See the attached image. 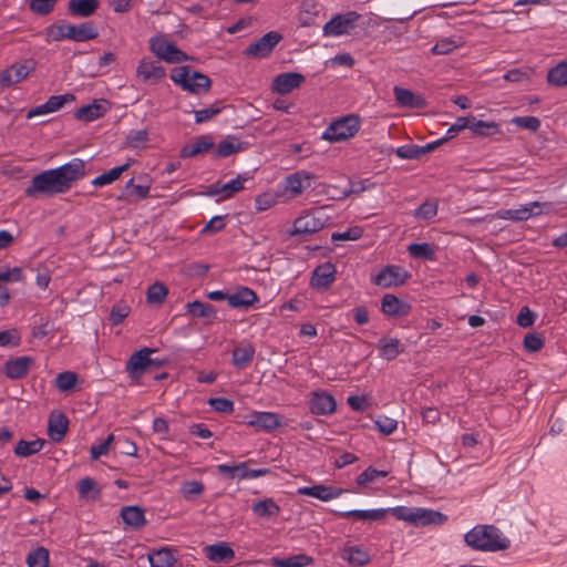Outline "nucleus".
I'll list each match as a JSON object with an SVG mask.
<instances>
[{
	"label": "nucleus",
	"instance_id": "1",
	"mask_svg": "<svg viewBox=\"0 0 567 567\" xmlns=\"http://www.w3.org/2000/svg\"><path fill=\"white\" fill-rule=\"evenodd\" d=\"M85 163L81 158H73L69 163L49 171H44L35 175L30 186L25 189L28 197L38 194L58 195L68 192L73 182L82 178Z\"/></svg>",
	"mask_w": 567,
	"mask_h": 567
},
{
	"label": "nucleus",
	"instance_id": "2",
	"mask_svg": "<svg viewBox=\"0 0 567 567\" xmlns=\"http://www.w3.org/2000/svg\"><path fill=\"white\" fill-rule=\"evenodd\" d=\"M467 546L475 550L495 553L509 548L511 540L494 525H476L464 535Z\"/></svg>",
	"mask_w": 567,
	"mask_h": 567
},
{
	"label": "nucleus",
	"instance_id": "3",
	"mask_svg": "<svg viewBox=\"0 0 567 567\" xmlns=\"http://www.w3.org/2000/svg\"><path fill=\"white\" fill-rule=\"evenodd\" d=\"M330 223L331 217L327 214L323 207L303 209L293 220L289 235L291 237L310 236L320 231Z\"/></svg>",
	"mask_w": 567,
	"mask_h": 567
},
{
	"label": "nucleus",
	"instance_id": "4",
	"mask_svg": "<svg viewBox=\"0 0 567 567\" xmlns=\"http://www.w3.org/2000/svg\"><path fill=\"white\" fill-rule=\"evenodd\" d=\"M390 511L396 519L413 526L442 525L447 519L443 513L425 507L395 506Z\"/></svg>",
	"mask_w": 567,
	"mask_h": 567
},
{
	"label": "nucleus",
	"instance_id": "5",
	"mask_svg": "<svg viewBox=\"0 0 567 567\" xmlns=\"http://www.w3.org/2000/svg\"><path fill=\"white\" fill-rule=\"evenodd\" d=\"M361 118L359 115L349 114L333 121L321 134V138L337 143L353 137L360 130Z\"/></svg>",
	"mask_w": 567,
	"mask_h": 567
},
{
	"label": "nucleus",
	"instance_id": "6",
	"mask_svg": "<svg viewBox=\"0 0 567 567\" xmlns=\"http://www.w3.org/2000/svg\"><path fill=\"white\" fill-rule=\"evenodd\" d=\"M171 80L183 90L198 94L210 86V80L205 74L192 71L187 66H176L171 71Z\"/></svg>",
	"mask_w": 567,
	"mask_h": 567
},
{
	"label": "nucleus",
	"instance_id": "7",
	"mask_svg": "<svg viewBox=\"0 0 567 567\" xmlns=\"http://www.w3.org/2000/svg\"><path fill=\"white\" fill-rule=\"evenodd\" d=\"M97 35L96 29L90 22L80 24L62 23L50 31V37L54 41L68 39L75 42H84L95 39Z\"/></svg>",
	"mask_w": 567,
	"mask_h": 567
},
{
	"label": "nucleus",
	"instance_id": "8",
	"mask_svg": "<svg viewBox=\"0 0 567 567\" xmlns=\"http://www.w3.org/2000/svg\"><path fill=\"white\" fill-rule=\"evenodd\" d=\"M550 209L551 204L549 203L532 202L519 205L517 208L499 209L496 212V217L504 220L525 221Z\"/></svg>",
	"mask_w": 567,
	"mask_h": 567
},
{
	"label": "nucleus",
	"instance_id": "9",
	"mask_svg": "<svg viewBox=\"0 0 567 567\" xmlns=\"http://www.w3.org/2000/svg\"><path fill=\"white\" fill-rule=\"evenodd\" d=\"M150 49L158 59L167 63H179L187 60V54L181 51L165 35L151 38Z\"/></svg>",
	"mask_w": 567,
	"mask_h": 567
},
{
	"label": "nucleus",
	"instance_id": "10",
	"mask_svg": "<svg viewBox=\"0 0 567 567\" xmlns=\"http://www.w3.org/2000/svg\"><path fill=\"white\" fill-rule=\"evenodd\" d=\"M313 174L307 171H298L287 175L280 183V187L284 190V194L288 196V198H296L300 196L306 189L311 187V181L313 179Z\"/></svg>",
	"mask_w": 567,
	"mask_h": 567
},
{
	"label": "nucleus",
	"instance_id": "11",
	"mask_svg": "<svg viewBox=\"0 0 567 567\" xmlns=\"http://www.w3.org/2000/svg\"><path fill=\"white\" fill-rule=\"evenodd\" d=\"M151 187V177L147 174H142L136 179L131 178L125 183L120 199H124L127 203H137L148 197Z\"/></svg>",
	"mask_w": 567,
	"mask_h": 567
},
{
	"label": "nucleus",
	"instance_id": "12",
	"mask_svg": "<svg viewBox=\"0 0 567 567\" xmlns=\"http://www.w3.org/2000/svg\"><path fill=\"white\" fill-rule=\"evenodd\" d=\"M358 19L359 14L354 11L337 14L323 25V35L336 38L348 34L355 27Z\"/></svg>",
	"mask_w": 567,
	"mask_h": 567
},
{
	"label": "nucleus",
	"instance_id": "13",
	"mask_svg": "<svg viewBox=\"0 0 567 567\" xmlns=\"http://www.w3.org/2000/svg\"><path fill=\"white\" fill-rule=\"evenodd\" d=\"M245 424L257 430L270 432L282 425L281 416L269 411H254L245 416Z\"/></svg>",
	"mask_w": 567,
	"mask_h": 567
},
{
	"label": "nucleus",
	"instance_id": "14",
	"mask_svg": "<svg viewBox=\"0 0 567 567\" xmlns=\"http://www.w3.org/2000/svg\"><path fill=\"white\" fill-rule=\"evenodd\" d=\"M409 278V272L395 265L384 267L379 274L372 278V282L377 286L389 288L392 286H399L405 282Z\"/></svg>",
	"mask_w": 567,
	"mask_h": 567
},
{
	"label": "nucleus",
	"instance_id": "15",
	"mask_svg": "<svg viewBox=\"0 0 567 567\" xmlns=\"http://www.w3.org/2000/svg\"><path fill=\"white\" fill-rule=\"evenodd\" d=\"M165 69L156 61L143 58L136 68L137 79L146 84H156L165 78Z\"/></svg>",
	"mask_w": 567,
	"mask_h": 567
},
{
	"label": "nucleus",
	"instance_id": "16",
	"mask_svg": "<svg viewBox=\"0 0 567 567\" xmlns=\"http://www.w3.org/2000/svg\"><path fill=\"white\" fill-rule=\"evenodd\" d=\"M34 70L33 61H24L22 63H16L6 70L0 72V85L11 86L20 83Z\"/></svg>",
	"mask_w": 567,
	"mask_h": 567
},
{
	"label": "nucleus",
	"instance_id": "17",
	"mask_svg": "<svg viewBox=\"0 0 567 567\" xmlns=\"http://www.w3.org/2000/svg\"><path fill=\"white\" fill-rule=\"evenodd\" d=\"M346 491L332 485L316 484L312 486H302L297 489L298 495L310 496L321 502H330L340 497Z\"/></svg>",
	"mask_w": 567,
	"mask_h": 567
},
{
	"label": "nucleus",
	"instance_id": "18",
	"mask_svg": "<svg viewBox=\"0 0 567 567\" xmlns=\"http://www.w3.org/2000/svg\"><path fill=\"white\" fill-rule=\"evenodd\" d=\"M280 40L281 35L278 32L270 31L250 44L246 50V54L254 58H265L270 54Z\"/></svg>",
	"mask_w": 567,
	"mask_h": 567
},
{
	"label": "nucleus",
	"instance_id": "19",
	"mask_svg": "<svg viewBox=\"0 0 567 567\" xmlns=\"http://www.w3.org/2000/svg\"><path fill=\"white\" fill-rule=\"evenodd\" d=\"M337 269L331 262L319 265L312 272L310 286L316 290H327L336 280Z\"/></svg>",
	"mask_w": 567,
	"mask_h": 567
},
{
	"label": "nucleus",
	"instance_id": "20",
	"mask_svg": "<svg viewBox=\"0 0 567 567\" xmlns=\"http://www.w3.org/2000/svg\"><path fill=\"white\" fill-rule=\"evenodd\" d=\"M34 364L32 357L22 355L10 359L3 364V373L8 379L18 380L24 378Z\"/></svg>",
	"mask_w": 567,
	"mask_h": 567
},
{
	"label": "nucleus",
	"instance_id": "21",
	"mask_svg": "<svg viewBox=\"0 0 567 567\" xmlns=\"http://www.w3.org/2000/svg\"><path fill=\"white\" fill-rule=\"evenodd\" d=\"M388 513H391L390 508L350 509L336 512V514L340 517L352 518L353 520L368 524L384 519Z\"/></svg>",
	"mask_w": 567,
	"mask_h": 567
},
{
	"label": "nucleus",
	"instance_id": "22",
	"mask_svg": "<svg viewBox=\"0 0 567 567\" xmlns=\"http://www.w3.org/2000/svg\"><path fill=\"white\" fill-rule=\"evenodd\" d=\"M305 82V76L297 72L280 73L272 80L271 89L278 94H288Z\"/></svg>",
	"mask_w": 567,
	"mask_h": 567
},
{
	"label": "nucleus",
	"instance_id": "23",
	"mask_svg": "<svg viewBox=\"0 0 567 567\" xmlns=\"http://www.w3.org/2000/svg\"><path fill=\"white\" fill-rule=\"evenodd\" d=\"M336 400L324 391L315 392L310 400V410L317 415H329L336 411Z\"/></svg>",
	"mask_w": 567,
	"mask_h": 567
},
{
	"label": "nucleus",
	"instance_id": "24",
	"mask_svg": "<svg viewBox=\"0 0 567 567\" xmlns=\"http://www.w3.org/2000/svg\"><path fill=\"white\" fill-rule=\"evenodd\" d=\"M69 429V420L61 412H52L48 422V435L53 442H61Z\"/></svg>",
	"mask_w": 567,
	"mask_h": 567
},
{
	"label": "nucleus",
	"instance_id": "25",
	"mask_svg": "<svg viewBox=\"0 0 567 567\" xmlns=\"http://www.w3.org/2000/svg\"><path fill=\"white\" fill-rule=\"evenodd\" d=\"M258 301L256 292L245 286L238 287L227 297V302L231 308H247Z\"/></svg>",
	"mask_w": 567,
	"mask_h": 567
},
{
	"label": "nucleus",
	"instance_id": "26",
	"mask_svg": "<svg viewBox=\"0 0 567 567\" xmlns=\"http://www.w3.org/2000/svg\"><path fill=\"white\" fill-rule=\"evenodd\" d=\"M393 93L395 102L400 106L421 109L426 104L425 100L421 95L413 93L411 90L401 86H394Z\"/></svg>",
	"mask_w": 567,
	"mask_h": 567
},
{
	"label": "nucleus",
	"instance_id": "27",
	"mask_svg": "<svg viewBox=\"0 0 567 567\" xmlns=\"http://www.w3.org/2000/svg\"><path fill=\"white\" fill-rule=\"evenodd\" d=\"M205 556L213 563L229 561L235 557V551L225 542L208 545L204 548Z\"/></svg>",
	"mask_w": 567,
	"mask_h": 567
},
{
	"label": "nucleus",
	"instance_id": "28",
	"mask_svg": "<svg viewBox=\"0 0 567 567\" xmlns=\"http://www.w3.org/2000/svg\"><path fill=\"white\" fill-rule=\"evenodd\" d=\"M248 179V177H244L238 175L236 178L230 179L225 184H215L208 188V194L216 196L223 195V198H229L235 193L244 189V184Z\"/></svg>",
	"mask_w": 567,
	"mask_h": 567
},
{
	"label": "nucleus",
	"instance_id": "29",
	"mask_svg": "<svg viewBox=\"0 0 567 567\" xmlns=\"http://www.w3.org/2000/svg\"><path fill=\"white\" fill-rule=\"evenodd\" d=\"M121 518L131 529H140L146 524L144 511L135 505L124 506L121 509Z\"/></svg>",
	"mask_w": 567,
	"mask_h": 567
},
{
	"label": "nucleus",
	"instance_id": "30",
	"mask_svg": "<svg viewBox=\"0 0 567 567\" xmlns=\"http://www.w3.org/2000/svg\"><path fill=\"white\" fill-rule=\"evenodd\" d=\"M107 112V104L105 101H94L91 104L80 107L75 112V117L83 122H92L103 116Z\"/></svg>",
	"mask_w": 567,
	"mask_h": 567
},
{
	"label": "nucleus",
	"instance_id": "31",
	"mask_svg": "<svg viewBox=\"0 0 567 567\" xmlns=\"http://www.w3.org/2000/svg\"><path fill=\"white\" fill-rule=\"evenodd\" d=\"M382 311L388 316L403 317L410 312V306L393 295H385L382 298Z\"/></svg>",
	"mask_w": 567,
	"mask_h": 567
},
{
	"label": "nucleus",
	"instance_id": "32",
	"mask_svg": "<svg viewBox=\"0 0 567 567\" xmlns=\"http://www.w3.org/2000/svg\"><path fill=\"white\" fill-rule=\"evenodd\" d=\"M251 511L259 518H275L280 513V506L274 498L267 497L255 502Z\"/></svg>",
	"mask_w": 567,
	"mask_h": 567
},
{
	"label": "nucleus",
	"instance_id": "33",
	"mask_svg": "<svg viewBox=\"0 0 567 567\" xmlns=\"http://www.w3.org/2000/svg\"><path fill=\"white\" fill-rule=\"evenodd\" d=\"M378 348L379 355L388 361L394 360L402 352L401 341L392 337L381 338Z\"/></svg>",
	"mask_w": 567,
	"mask_h": 567
},
{
	"label": "nucleus",
	"instance_id": "34",
	"mask_svg": "<svg viewBox=\"0 0 567 567\" xmlns=\"http://www.w3.org/2000/svg\"><path fill=\"white\" fill-rule=\"evenodd\" d=\"M151 353L152 350L147 348L134 352L127 361L126 370L131 374L143 372L151 363Z\"/></svg>",
	"mask_w": 567,
	"mask_h": 567
},
{
	"label": "nucleus",
	"instance_id": "35",
	"mask_svg": "<svg viewBox=\"0 0 567 567\" xmlns=\"http://www.w3.org/2000/svg\"><path fill=\"white\" fill-rule=\"evenodd\" d=\"M99 8V0H69L68 10L72 16L87 18Z\"/></svg>",
	"mask_w": 567,
	"mask_h": 567
},
{
	"label": "nucleus",
	"instance_id": "36",
	"mask_svg": "<svg viewBox=\"0 0 567 567\" xmlns=\"http://www.w3.org/2000/svg\"><path fill=\"white\" fill-rule=\"evenodd\" d=\"M214 143L208 136H199L193 143L187 144L181 150V157L188 158L205 153L213 147Z\"/></svg>",
	"mask_w": 567,
	"mask_h": 567
},
{
	"label": "nucleus",
	"instance_id": "37",
	"mask_svg": "<svg viewBox=\"0 0 567 567\" xmlns=\"http://www.w3.org/2000/svg\"><path fill=\"white\" fill-rule=\"evenodd\" d=\"M132 163H133V161H128V162L124 163L123 165L113 167L109 172H105V173L96 176L95 178H93L91 184L95 187H103V186L114 183L122 176V174L124 172H126L131 167Z\"/></svg>",
	"mask_w": 567,
	"mask_h": 567
},
{
	"label": "nucleus",
	"instance_id": "38",
	"mask_svg": "<svg viewBox=\"0 0 567 567\" xmlns=\"http://www.w3.org/2000/svg\"><path fill=\"white\" fill-rule=\"evenodd\" d=\"M255 355V348L250 343L239 344L233 351V364L238 369H245Z\"/></svg>",
	"mask_w": 567,
	"mask_h": 567
},
{
	"label": "nucleus",
	"instance_id": "39",
	"mask_svg": "<svg viewBox=\"0 0 567 567\" xmlns=\"http://www.w3.org/2000/svg\"><path fill=\"white\" fill-rule=\"evenodd\" d=\"M151 567H173L176 563L174 551L169 548H161L148 554Z\"/></svg>",
	"mask_w": 567,
	"mask_h": 567
},
{
	"label": "nucleus",
	"instance_id": "40",
	"mask_svg": "<svg viewBox=\"0 0 567 567\" xmlns=\"http://www.w3.org/2000/svg\"><path fill=\"white\" fill-rule=\"evenodd\" d=\"M463 44V38L458 34H454L437 40L436 43L432 47L431 51L434 54H449L455 49L461 48Z\"/></svg>",
	"mask_w": 567,
	"mask_h": 567
},
{
	"label": "nucleus",
	"instance_id": "41",
	"mask_svg": "<svg viewBox=\"0 0 567 567\" xmlns=\"http://www.w3.org/2000/svg\"><path fill=\"white\" fill-rule=\"evenodd\" d=\"M547 82L556 87L567 86V60L560 61L549 69Z\"/></svg>",
	"mask_w": 567,
	"mask_h": 567
},
{
	"label": "nucleus",
	"instance_id": "42",
	"mask_svg": "<svg viewBox=\"0 0 567 567\" xmlns=\"http://www.w3.org/2000/svg\"><path fill=\"white\" fill-rule=\"evenodd\" d=\"M44 443L45 442L42 439H37L32 441L20 440L14 447V453L17 456L20 457H28L34 455L43 449Z\"/></svg>",
	"mask_w": 567,
	"mask_h": 567
},
{
	"label": "nucleus",
	"instance_id": "43",
	"mask_svg": "<svg viewBox=\"0 0 567 567\" xmlns=\"http://www.w3.org/2000/svg\"><path fill=\"white\" fill-rule=\"evenodd\" d=\"M251 461L241 462L237 464V476L236 478L239 481L243 480H254L261 476H266L270 473L269 468H250L249 464Z\"/></svg>",
	"mask_w": 567,
	"mask_h": 567
},
{
	"label": "nucleus",
	"instance_id": "44",
	"mask_svg": "<svg viewBox=\"0 0 567 567\" xmlns=\"http://www.w3.org/2000/svg\"><path fill=\"white\" fill-rule=\"evenodd\" d=\"M78 491L80 497L89 499H97L101 496V491L96 482L91 477L80 480L78 483Z\"/></svg>",
	"mask_w": 567,
	"mask_h": 567
},
{
	"label": "nucleus",
	"instance_id": "45",
	"mask_svg": "<svg viewBox=\"0 0 567 567\" xmlns=\"http://www.w3.org/2000/svg\"><path fill=\"white\" fill-rule=\"evenodd\" d=\"M408 252L417 259L433 260L435 257V249L427 243H414L408 246Z\"/></svg>",
	"mask_w": 567,
	"mask_h": 567
},
{
	"label": "nucleus",
	"instance_id": "46",
	"mask_svg": "<svg viewBox=\"0 0 567 567\" xmlns=\"http://www.w3.org/2000/svg\"><path fill=\"white\" fill-rule=\"evenodd\" d=\"M470 130L473 134L480 136H489L499 132V126L495 122L477 121L475 117L470 118Z\"/></svg>",
	"mask_w": 567,
	"mask_h": 567
},
{
	"label": "nucleus",
	"instance_id": "47",
	"mask_svg": "<svg viewBox=\"0 0 567 567\" xmlns=\"http://www.w3.org/2000/svg\"><path fill=\"white\" fill-rule=\"evenodd\" d=\"M79 382V377L73 371H64L59 373L54 379L55 388L61 392L73 390Z\"/></svg>",
	"mask_w": 567,
	"mask_h": 567
},
{
	"label": "nucleus",
	"instance_id": "48",
	"mask_svg": "<svg viewBox=\"0 0 567 567\" xmlns=\"http://www.w3.org/2000/svg\"><path fill=\"white\" fill-rule=\"evenodd\" d=\"M50 554L42 546L32 549L27 556L28 567H49Z\"/></svg>",
	"mask_w": 567,
	"mask_h": 567
},
{
	"label": "nucleus",
	"instance_id": "49",
	"mask_svg": "<svg viewBox=\"0 0 567 567\" xmlns=\"http://www.w3.org/2000/svg\"><path fill=\"white\" fill-rule=\"evenodd\" d=\"M241 150L243 143L237 137L228 136L218 144L216 152L219 157H228Z\"/></svg>",
	"mask_w": 567,
	"mask_h": 567
},
{
	"label": "nucleus",
	"instance_id": "50",
	"mask_svg": "<svg viewBox=\"0 0 567 567\" xmlns=\"http://www.w3.org/2000/svg\"><path fill=\"white\" fill-rule=\"evenodd\" d=\"M148 141L147 130H132L125 138V146L132 150L142 148Z\"/></svg>",
	"mask_w": 567,
	"mask_h": 567
},
{
	"label": "nucleus",
	"instance_id": "51",
	"mask_svg": "<svg viewBox=\"0 0 567 567\" xmlns=\"http://www.w3.org/2000/svg\"><path fill=\"white\" fill-rule=\"evenodd\" d=\"M342 558L357 566L365 565L369 561L368 553L358 547L346 548L342 553Z\"/></svg>",
	"mask_w": 567,
	"mask_h": 567
},
{
	"label": "nucleus",
	"instance_id": "52",
	"mask_svg": "<svg viewBox=\"0 0 567 567\" xmlns=\"http://www.w3.org/2000/svg\"><path fill=\"white\" fill-rule=\"evenodd\" d=\"M187 313L197 317V318H208L215 313V310L212 305L200 302V301H193L188 302L186 305Z\"/></svg>",
	"mask_w": 567,
	"mask_h": 567
},
{
	"label": "nucleus",
	"instance_id": "53",
	"mask_svg": "<svg viewBox=\"0 0 567 567\" xmlns=\"http://www.w3.org/2000/svg\"><path fill=\"white\" fill-rule=\"evenodd\" d=\"M310 558L306 555H296L287 558H274L272 565L276 567H306Z\"/></svg>",
	"mask_w": 567,
	"mask_h": 567
},
{
	"label": "nucleus",
	"instance_id": "54",
	"mask_svg": "<svg viewBox=\"0 0 567 567\" xmlns=\"http://www.w3.org/2000/svg\"><path fill=\"white\" fill-rule=\"evenodd\" d=\"M388 471L377 470L372 466L365 468L361 474H359L355 478V483L359 486H365L369 483L375 482L379 477L388 476Z\"/></svg>",
	"mask_w": 567,
	"mask_h": 567
},
{
	"label": "nucleus",
	"instance_id": "55",
	"mask_svg": "<svg viewBox=\"0 0 567 567\" xmlns=\"http://www.w3.org/2000/svg\"><path fill=\"white\" fill-rule=\"evenodd\" d=\"M375 187V183L370 178H364L360 181H350L349 188L342 192V198H346L352 194H360L365 190L372 189Z\"/></svg>",
	"mask_w": 567,
	"mask_h": 567
},
{
	"label": "nucleus",
	"instance_id": "56",
	"mask_svg": "<svg viewBox=\"0 0 567 567\" xmlns=\"http://www.w3.org/2000/svg\"><path fill=\"white\" fill-rule=\"evenodd\" d=\"M167 293L168 290L163 284L155 282L147 290V302L161 305L166 299Z\"/></svg>",
	"mask_w": 567,
	"mask_h": 567
},
{
	"label": "nucleus",
	"instance_id": "57",
	"mask_svg": "<svg viewBox=\"0 0 567 567\" xmlns=\"http://www.w3.org/2000/svg\"><path fill=\"white\" fill-rule=\"evenodd\" d=\"M278 204V196L272 192L259 194L255 198V208L257 212H265Z\"/></svg>",
	"mask_w": 567,
	"mask_h": 567
},
{
	"label": "nucleus",
	"instance_id": "58",
	"mask_svg": "<svg viewBox=\"0 0 567 567\" xmlns=\"http://www.w3.org/2000/svg\"><path fill=\"white\" fill-rule=\"evenodd\" d=\"M24 280L23 270L20 267H0V284L1 282H21Z\"/></svg>",
	"mask_w": 567,
	"mask_h": 567
},
{
	"label": "nucleus",
	"instance_id": "59",
	"mask_svg": "<svg viewBox=\"0 0 567 567\" xmlns=\"http://www.w3.org/2000/svg\"><path fill=\"white\" fill-rule=\"evenodd\" d=\"M437 214V203L435 200H426L422 205H420L415 212L414 216L419 219L429 220L436 216Z\"/></svg>",
	"mask_w": 567,
	"mask_h": 567
},
{
	"label": "nucleus",
	"instance_id": "60",
	"mask_svg": "<svg viewBox=\"0 0 567 567\" xmlns=\"http://www.w3.org/2000/svg\"><path fill=\"white\" fill-rule=\"evenodd\" d=\"M204 492V485L199 481H185L181 485V494L186 499H192Z\"/></svg>",
	"mask_w": 567,
	"mask_h": 567
},
{
	"label": "nucleus",
	"instance_id": "61",
	"mask_svg": "<svg viewBox=\"0 0 567 567\" xmlns=\"http://www.w3.org/2000/svg\"><path fill=\"white\" fill-rule=\"evenodd\" d=\"M58 0H29L30 10L38 16L49 14L55 7Z\"/></svg>",
	"mask_w": 567,
	"mask_h": 567
},
{
	"label": "nucleus",
	"instance_id": "62",
	"mask_svg": "<svg viewBox=\"0 0 567 567\" xmlns=\"http://www.w3.org/2000/svg\"><path fill=\"white\" fill-rule=\"evenodd\" d=\"M114 434H110L105 440L101 441L99 444H93L90 449V454L92 460H97L99 457L106 455L110 451L111 445L114 442Z\"/></svg>",
	"mask_w": 567,
	"mask_h": 567
},
{
	"label": "nucleus",
	"instance_id": "63",
	"mask_svg": "<svg viewBox=\"0 0 567 567\" xmlns=\"http://www.w3.org/2000/svg\"><path fill=\"white\" fill-rule=\"evenodd\" d=\"M75 101V96L73 94L66 93L62 95H52L47 100V104L49 111L56 112L66 103H71Z\"/></svg>",
	"mask_w": 567,
	"mask_h": 567
},
{
	"label": "nucleus",
	"instance_id": "64",
	"mask_svg": "<svg viewBox=\"0 0 567 567\" xmlns=\"http://www.w3.org/2000/svg\"><path fill=\"white\" fill-rule=\"evenodd\" d=\"M374 424L377 429L384 435L392 434L398 429L396 420L388 416H379Z\"/></svg>",
	"mask_w": 567,
	"mask_h": 567
}]
</instances>
